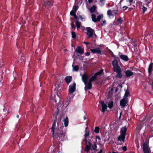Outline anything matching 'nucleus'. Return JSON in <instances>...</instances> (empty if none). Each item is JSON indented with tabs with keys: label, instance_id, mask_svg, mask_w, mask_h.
<instances>
[{
	"label": "nucleus",
	"instance_id": "obj_1",
	"mask_svg": "<svg viewBox=\"0 0 153 153\" xmlns=\"http://www.w3.org/2000/svg\"><path fill=\"white\" fill-rule=\"evenodd\" d=\"M89 135V133L88 131H85V133L84 135L85 141V151L88 152L90 150H97V146L95 144L92 145V143L91 140L88 139V137Z\"/></svg>",
	"mask_w": 153,
	"mask_h": 153
},
{
	"label": "nucleus",
	"instance_id": "obj_2",
	"mask_svg": "<svg viewBox=\"0 0 153 153\" xmlns=\"http://www.w3.org/2000/svg\"><path fill=\"white\" fill-rule=\"evenodd\" d=\"M55 124H53L52 127L51 128L53 137L61 141L65 140L66 139V137H65V133L63 132L61 133L59 130L55 128Z\"/></svg>",
	"mask_w": 153,
	"mask_h": 153
},
{
	"label": "nucleus",
	"instance_id": "obj_3",
	"mask_svg": "<svg viewBox=\"0 0 153 153\" xmlns=\"http://www.w3.org/2000/svg\"><path fill=\"white\" fill-rule=\"evenodd\" d=\"M86 33L89 38L92 37L94 34L96 35L95 34L94 30L90 27H87L86 28Z\"/></svg>",
	"mask_w": 153,
	"mask_h": 153
},
{
	"label": "nucleus",
	"instance_id": "obj_4",
	"mask_svg": "<svg viewBox=\"0 0 153 153\" xmlns=\"http://www.w3.org/2000/svg\"><path fill=\"white\" fill-rule=\"evenodd\" d=\"M117 13V10H108L107 11V14L109 18H111L116 15Z\"/></svg>",
	"mask_w": 153,
	"mask_h": 153
},
{
	"label": "nucleus",
	"instance_id": "obj_5",
	"mask_svg": "<svg viewBox=\"0 0 153 153\" xmlns=\"http://www.w3.org/2000/svg\"><path fill=\"white\" fill-rule=\"evenodd\" d=\"M143 149L144 153H150V149L149 147L148 143L147 142H145L143 145Z\"/></svg>",
	"mask_w": 153,
	"mask_h": 153
},
{
	"label": "nucleus",
	"instance_id": "obj_6",
	"mask_svg": "<svg viewBox=\"0 0 153 153\" xmlns=\"http://www.w3.org/2000/svg\"><path fill=\"white\" fill-rule=\"evenodd\" d=\"M112 65L113 67L114 71H116L121 69L120 67L118 65V62L117 60H114L112 62Z\"/></svg>",
	"mask_w": 153,
	"mask_h": 153
},
{
	"label": "nucleus",
	"instance_id": "obj_7",
	"mask_svg": "<svg viewBox=\"0 0 153 153\" xmlns=\"http://www.w3.org/2000/svg\"><path fill=\"white\" fill-rule=\"evenodd\" d=\"M103 70H101L99 72H98L96 73L94 76H92L89 79V82H92L94 81L96 79V78L97 76L98 75H99L101 74H102L103 72Z\"/></svg>",
	"mask_w": 153,
	"mask_h": 153
},
{
	"label": "nucleus",
	"instance_id": "obj_8",
	"mask_svg": "<svg viewBox=\"0 0 153 153\" xmlns=\"http://www.w3.org/2000/svg\"><path fill=\"white\" fill-rule=\"evenodd\" d=\"M127 98H123L120 100V105L123 108L125 107L126 105L127 102Z\"/></svg>",
	"mask_w": 153,
	"mask_h": 153
},
{
	"label": "nucleus",
	"instance_id": "obj_9",
	"mask_svg": "<svg viewBox=\"0 0 153 153\" xmlns=\"http://www.w3.org/2000/svg\"><path fill=\"white\" fill-rule=\"evenodd\" d=\"M76 90V84L75 83H73L72 85L69 86V92L73 93Z\"/></svg>",
	"mask_w": 153,
	"mask_h": 153
},
{
	"label": "nucleus",
	"instance_id": "obj_10",
	"mask_svg": "<svg viewBox=\"0 0 153 153\" xmlns=\"http://www.w3.org/2000/svg\"><path fill=\"white\" fill-rule=\"evenodd\" d=\"M90 51L93 53H97L100 55L101 54V51L100 50V48H97L95 49H91L90 50Z\"/></svg>",
	"mask_w": 153,
	"mask_h": 153
},
{
	"label": "nucleus",
	"instance_id": "obj_11",
	"mask_svg": "<svg viewBox=\"0 0 153 153\" xmlns=\"http://www.w3.org/2000/svg\"><path fill=\"white\" fill-rule=\"evenodd\" d=\"M82 79L84 84L86 85V82L88 78V75L86 74L85 73L82 76Z\"/></svg>",
	"mask_w": 153,
	"mask_h": 153
},
{
	"label": "nucleus",
	"instance_id": "obj_12",
	"mask_svg": "<svg viewBox=\"0 0 153 153\" xmlns=\"http://www.w3.org/2000/svg\"><path fill=\"white\" fill-rule=\"evenodd\" d=\"M51 99L54 100V102L56 103L57 101H59L60 100V97L58 94L57 93L55 94L53 97L52 96Z\"/></svg>",
	"mask_w": 153,
	"mask_h": 153
},
{
	"label": "nucleus",
	"instance_id": "obj_13",
	"mask_svg": "<svg viewBox=\"0 0 153 153\" xmlns=\"http://www.w3.org/2000/svg\"><path fill=\"white\" fill-rule=\"evenodd\" d=\"M101 104L102 107V111L103 113H104L106 109L107 108V106L105 104L104 101H101Z\"/></svg>",
	"mask_w": 153,
	"mask_h": 153
},
{
	"label": "nucleus",
	"instance_id": "obj_14",
	"mask_svg": "<svg viewBox=\"0 0 153 153\" xmlns=\"http://www.w3.org/2000/svg\"><path fill=\"white\" fill-rule=\"evenodd\" d=\"M75 51L80 54H82L84 53L83 49L80 47H78L76 49Z\"/></svg>",
	"mask_w": 153,
	"mask_h": 153
},
{
	"label": "nucleus",
	"instance_id": "obj_15",
	"mask_svg": "<svg viewBox=\"0 0 153 153\" xmlns=\"http://www.w3.org/2000/svg\"><path fill=\"white\" fill-rule=\"evenodd\" d=\"M119 56L121 59L125 61H127L129 60L128 57L126 55L121 54Z\"/></svg>",
	"mask_w": 153,
	"mask_h": 153
},
{
	"label": "nucleus",
	"instance_id": "obj_16",
	"mask_svg": "<svg viewBox=\"0 0 153 153\" xmlns=\"http://www.w3.org/2000/svg\"><path fill=\"white\" fill-rule=\"evenodd\" d=\"M125 74L127 77H128L133 75V73L131 70H128L126 71Z\"/></svg>",
	"mask_w": 153,
	"mask_h": 153
},
{
	"label": "nucleus",
	"instance_id": "obj_17",
	"mask_svg": "<svg viewBox=\"0 0 153 153\" xmlns=\"http://www.w3.org/2000/svg\"><path fill=\"white\" fill-rule=\"evenodd\" d=\"M52 4L51 2L50 1H45L44 3L43 6H45L46 7H49L52 5Z\"/></svg>",
	"mask_w": 153,
	"mask_h": 153
},
{
	"label": "nucleus",
	"instance_id": "obj_18",
	"mask_svg": "<svg viewBox=\"0 0 153 153\" xmlns=\"http://www.w3.org/2000/svg\"><path fill=\"white\" fill-rule=\"evenodd\" d=\"M114 71L117 73L116 76L117 77L121 78L122 77V74H121V69H120L117 71Z\"/></svg>",
	"mask_w": 153,
	"mask_h": 153
},
{
	"label": "nucleus",
	"instance_id": "obj_19",
	"mask_svg": "<svg viewBox=\"0 0 153 153\" xmlns=\"http://www.w3.org/2000/svg\"><path fill=\"white\" fill-rule=\"evenodd\" d=\"M125 135L121 134L118 137V140L120 141L124 142L125 138Z\"/></svg>",
	"mask_w": 153,
	"mask_h": 153
},
{
	"label": "nucleus",
	"instance_id": "obj_20",
	"mask_svg": "<svg viewBox=\"0 0 153 153\" xmlns=\"http://www.w3.org/2000/svg\"><path fill=\"white\" fill-rule=\"evenodd\" d=\"M72 79V77L70 76H67L65 79L66 82L68 84H69V83H70V82L71 81Z\"/></svg>",
	"mask_w": 153,
	"mask_h": 153
},
{
	"label": "nucleus",
	"instance_id": "obj_21",
	"mask_svg": "<svg viewBox=\"0 0 153 153\" xmlns=\"http://www.w3.org/2000/svg\"><path fill=\"white\" fill-rule=\"evenodd\" d=\"M126 130L127 128L126 127L124 126L122 127L121 129V134L125 135Z\"/></svg>",
	"mask_w": 153,
	"mask_h": 153
},
{
	"label": "nucleus",
	"instance_id": "obj_22",
	"mask_svg": "<svg viewBox=\"0 0 153 153\" xmlns=\"http://www.w3.org/2000/svg\"><path fill=\"white\" fill-rule=\"evenodd\" d=\"M63 121L64 122L65 126L66 127L68 125V124L69 122L68 117H66V118L63 120Z\"/></svg>",
	"mask_w": 153,
	"mask_h": 153
},
{
	"label": "nucleus",
	"instance_id": "obj_23",
	"mask_svg": "<svg viewBox=\"0 0 153 153\" xmlns=\"http://www.w3.org/2000/svg\"><path fill=\"white\" fill-rule=\"evenodd\" d=\"M96 7L95 6L93 5L92 7L89 9V11L91 13H93L95 12Z\"/></svg>",
	"mask_w": 153,
	"mask_h": 153
},
{
	"label": "nucleus",
	"instance_id": "obj_24",
	"mask_svg": "<svg viewBox=\"0 0 153 153\" xmlns=\"http://www.w3.org/2000/svg\"><path fill=\"white\" fill-rule=\"evenodd\" d=\"M87 89H90L92 87L91 82L89 81L86 84Z\"/></svg>",
	"mask_w": 153,
	"mask_h": 153
},
{
	"label": "nucleus",
	"instance_id": "obj_25",
	"mask_svg": "<svg viewBox=\"0 0 153 153\" xmlns=\"http://www.w3.org/2000/svg\"><path fill=\"white\" fill-rule=\"evenodd\" d=\"M153 68V63L150 64L148 68V72L149 74H150L152 71V68Z\"/></svg>",
	"mask_w": 153,
	"mask_h": 153
},
{
	"label": "nucleus",
	"instance_id": "obj_26",
	"mask_svg": "<svg viewBox=\"0 0 153 153\" xmlns=\"http://www.w3.org/2000/svg\"><path fill=\"white\" fill-rule=\"evenodd\" d=\"M73 92H69L68 98H69V100H71L73 98L74 95L73 94Z\"/></svg>",
	"mask_w": 153,
	"mask_h": 153
},
{
	"label": "nucleus",
	"instance_id": "obj_27",
	"mask_svg": "<svg viewBox=\"0 0 153 153\" xmlns=\"http://www.w3.org/2000/svg\"><path fill=\"white\" fill-rule=\"evenodd\" d=\"M75 24L77 29L79 28L81 26V22L77 20L75 22Z\"/></svg>",
	"mask_w": 153,
	"mask_h": 153
},
{
	"label": "nucleus",
	"instance_id": "obj_28",
	"mask_svg": "<svg viewBox=\"0 0 153 153\" xmlns=\"http://www.w3.org/2000/svg\"><path fill=\"white\" fill-rule=\"evenodd\" d=\"M91 18L93 21L94 22H97V18H96V16L94 14H92L91 15Z\"/></svg>",
	"mask_w": 153,
	"mask_h": 153
},
{
	"label": "nucleus",
	"instance_id": "obj_29",
	"mask_svg": "<svg viewBox=\"0 0 153 153\" xmlns=\"http://www.w3.org/2000/svg\"><path fill=\"white\" fill-rule=\"evenodd\" d=\"M99 4L101 6H102L105 4V0H99Z\"/></svg>",
	"mask_w": 153,
	"mask_h": 153
},
{
	"label": "nucleus",
	"instance_id": "obj_30",
	"mask_svg": "<svg viewBox=\"0 0 153 153\" xmlns=\"http://www.w3.org/2000/svg\"><path fill=\"white\" fill-rule=\"evenodd\" d=\"M103 17V15L102 14H101L100 15L98 16H97L96 20H97V21H100V20Z\"/></svg>",
	"mask_w": 153,
	"mask_h": 153
},
{
	"label": "nucleus",
	"instance_id": "obj_31",
	"mask_svg": "<svg viewBox=\"0 0 153 153\" xmlns=\"http://www.w3.org/2000/svg\"><path fill=\"white\" fill-rule=\"evenodd\" d=\"M100 128L98 127H96L94 128V132L96 133H99L100 131Z\"/></svg>",
	"mask_w": 153,
	"mask_h": 153
},
{
	"label": "nucleus",
	"instance_id": "obj_32",
	"mask_svg": "<svg viewBox=\"0 0 153 153\" xmlns=\"http://www.w3.org/2000/svg\"><path fill=\"white\" fill-rule=\"evenodd\" d=\"M72 67H73V70L74 71H77L79 70V66L77 65H75V66H73V65H72Z\"/></svg>",
	"mask_w": 153,
	"mask_h": 153
},
{
	"label": "nucleus",
	"instance_id": "obj_33",
	"mask_svg": "<svg viewBox=\"0 0 153 153\" xmlns=\"http://www.w3.org/2000/svg\"><path fill=\"white\" fill-rule=\"evenodd\" d=\"M108 107L110 108H112L113 105V102L112 101H110L108 104Z\"/></svg>",
	"mask_w": 153,
	"mask_h": 153
},
{
	"label": "nucleus",
	"instance_id": "obj_34",
	"mask_svg": "<svg viewBox=\"0 0 153 153\" xmlns=\"http://www.w3.org/2000/svg\"><path fill=\"white\" fill-rule=\"evenodd\" d=\"M78 8V6L75 5L74 6L73 8V10H74V11L76 12V11L77 10Z\"/></svg>",
	"mask_w": 153,
	"mask_h": 153
},
{
	"label": "nucleus",
	"instance_id": "obj_35",
	"mask_svg": "<svg viewBox=\"0 0 153 153\" xmlns=\"http://www.w3.org/2000/svg\"><path fill=\"white\" fill-rule=\"evenodd\" d=\"M129 93L128 91H126L125 95L124 97L125 98H127V97H128L129 95Z\"/></svg>",
	"mask_w": 153,
	"mask_h": 153
},
{
	"label": "nucleus",
	"instance_id": "obj_36",
	"mask_svg": "<svg viewBox=\"0 0 153 153\" xmlns=\"http://www.w3.org/2000/svg\"><path fill=\"white\" fill-rule=\"evenodd\" d=\"M76 12L75 11L72 10L71 11L70 13V15L74 16L75 15H76Z\"/></svg>",
	"mask_w": 153,
	"mask_h": 153
},
{
	"label": "nucleus",
	"instance_id": "obj_37",
	"mask_svg": "<svg viewBox=\"0 0 153 153\" xmlns=\"http://www.w3.org/2000/svg\"><path fill=\"white\" fill-rule=\"evenodd\" d=\"M71 34L72 37L74 39L75 38L76 36L75 33L74 32L72 31L71 32Z\"/></svg>",
	"mask_w": 153,
	"mask_h": 153
},
{
	"label": "nucleus",
	"instance_id": "obj_38",
	"mask_svg": "<svg viewBox=\"0 0 153 153\" xmlns=\"http://www.w3.org/2000/svg\"><path fill=\"white\" fill-rule=\"evenodd\" d=\"M119 22L120 24H121L123 22V20L121 17H120L117 20Z\"/></svg>",
	"mask_w": 153,
	"mask_h": 153
},
{
	"label": "nucleus",
	"instance_id": "obj_39",
	"mask_svg": "<svg viewBox=\"0 0 153 153\" xmlns=\"http://www.w3.org/2000/svg\"><path fill=\"white\" fill-rule=\"evenodd\" d=\"M55 90L56 91L58 90L59 89V86L58 85H55Z\"/></svg>",
	"mask_w": 153,
	"mask_h": 153
},
{
	"label": "nucleus",
	"instance_id": "obj_40",
	"mask_svg": "<svg viewBox=\"0 0 153 153\" xmlns=\"http://www.w3.org/2000/svg\"><path fill=\"white\" fill-rule=\"evenodd\" d=\"M142 9L143 10V13H144L145 12V11L147 10V8L146 7L143 6V7H142Z\"/></svg>",
	"mask_w": 153,
	"mask_h": 153
},
{
	"label": "nucleus",
	"instance_id": "obj_41",
	"mask_svg": "<svg viewBox=\"0 0 153 153\" xmlns=\"http://www.w3.org/2000/svg\"><path fill=\"white\" fill-rule=\"evenodd\" d=\"M96 137L97 139H98L99 140H101L100 137L99 136L97 135L96 136Z\"/></svg>",
	"mask_w": 153,
	"mask_h": 153
},
{
	"label": "nucleus",
	"instance_id": "obj_42",
	"mask_svg": "<svg viewBox=\"0 0 153 153\" xmlns=\"http://www.w3.org/2000/svg\"><path fill=\"white\" fill-rule=\"evenodd\" d=\"M123 10H125L128 8V7L127 6H125L123 7Z\"/></svg>",
	"mask_w": 153,
	"mask_h": 153
},
{
	"label": "nucleus",
	"instance_id": "obj_43",
	"mask_svg": "<svg viewBox=\"0 0 153 153\" xmlns=\"http://www.w3.org/2000/svg\"><path fill=\"white\" fill-rule=\"evenodd\" d=\"M90 53L89 52H87L85 53V55L86 56H88L90 55Z\"/></svg>",
	"mask_w": 153,
	"mask_h": 153
},
{
	"label": "nucleus",
	"instance_id": "obj_44",
	"mask_svg": "<svg viewBox=\"0 0 153 153\" xmlns=\"http://www.w3.org/2000/svg\"><path fill=\"white\" fill-rule=\"evenodd\" d=\"M122 149L124 151H126L127 150L125 146H124V147H123L122 148Z\"/></svg>",
	"mask_w": 153,
	"mask_h": 153
},
{
	"label": "nucleus",
	"instance_id": "obj_45",
	"mask_svg": "<svg viewBox=\"0 0 153 153\" xmlns=\"http://www.w3.org/2000/svg\"><path fill=\"white\" fill-rule=\"evenodd\" d=\"M133 0H128V1L130 3V4L129 5H130L131 4V2L133 1Z\"/></svg>",
	"mask_w": 153,
	"mask_h": 153
},
{
	"label": "nucleus",
	"instance_id": "obj_46",
	"mask_svg": "<svg viewBox=\"0 0 153 153\" xmlns=\"http://www.w3.org/2000/svg\"><path fill=\"white\" fill-rule=\"evenodd\" d=\"M74 18L76 20H77L78 19V17L76 16V15H75L74 16Z\"/></svg>",
	"mask_w": 153,
	"mask_h": 153
},
{
	"label": "nucleus",
	"instance_id": "obj_47",
	"mask_svg": "<svg viewBox=\"0 0 153 153\" xmlns=\"http://www.w3.org/2000/svg\"><path fill=\"white\" fill-rule=\"evenodd\" d=\"M102 149H101L100 150V151L98 152V153H102Z\"/></svg>",
	"mask_w": 153,
	"mask_h": 153
},
{
	"label": "nucleus",
	"instance_id": "obj_48",
	"mask_svg": "<svg viewBox=\"0 0 153 153\" xmlns=\"http://www.w3.org/2000/svg\"><path fill=\"white\" fill-rule=\"evenodd\" d=\"M122 112H121L120 113V117H119V119H121V115H122Z\"/></svg>",
	"mask_w": 153,
	"mask_h": 153
},
{
	"label": "nucleus",
	"instance_id": "obj_49",
	"mask_svg": "<svg viewBox=\"0 0 153 153\" xmlns=\"http://www.w3.org/2000/svg\"><path fill=\"white\" fill-rule=\"evenodd\" d=\"M83 43L86 45H88L89 44V43L87 42H83Z\"/></svg>",
	"mask_w": 153,
	"mask_h": 153
},
{
	"label": "nucleus",
	"instance_id": "obj_50",
	"mask_svg": "<svg viewBox=\"0 0 153 153\" xmlns=\"http://www.w3.org/2000/svg\"><path fill=\"white\" fill-rule=\"evenodd\" d=\"M93 1V0H88V1L89 3H91Z\"/></svg>",
	"mask_w": 153,
	"mask_h": 153
},
{
	"label": "nucleus",
	"instance_id": "obj_51",
	"mask_svg": "<svg viewBox=\"0 0 153 153\" xmlns=\"http://www.w3.org/2000/svg\"><path fill=\"white\" fill-rule=\"evenodd\" d=\"M71 26L75 28L74 25V24H71Z\"/></svg>",
	"mask_w": 153,
	"mask_h": 153
},
{
	"label": "nucleus",
	"instance_id": "obj_52",
	"mask_svg": "<svg viewBox=\"0 0 153 153\" xmlns=\"http://www.w3.org/2000/svg\"><path fill=\"white\" fill-rule=\"evenodd\" d=\"M103 22L104 24H105L106 23V21L105 20H104L103 21Z\"/></svg>",
	"mask_w": 153,
	"mask_h": 153
},
{
	"label": "nucleus",
	"instance_id": "obj_53",
	"mask_svg": "<svg viewBox=\"0 0 153 153\" xmlns=\"http://www.w3.org/2000/svg\"><path fill=\"white\" fill-rule=\"evenodd\" d=\"M79 17L80 18V19H81V20H82V16H79Z\"/></svg>",
	"mask_w": 153,
	"mask_h": 153
},
{
	"label": "nucleus",
	"instance_id": "obj_54",
	"mask_svg": "<svg viewBox=\"0 0 153 153\" xmlns=\"http://www.w3.org/2000/svg\"><path fill=\"white\" fill-rule=\"evenodd\" d=\"M83 118H84V120H86V116H84V117H83Z\"/></svg>",
	"mask_w": 153,
	"mask_h": 153
},
{
	"label": "nucleus",
	"instance_id": "obj_55",
	"mask_svg": "<svg viewBox=\"0 0 153 153\" xmlns=\"http://www.w3.org/2000/svg\"><path fill=\"white\" fill-rule=\"evenodd\" d=\"M91 151V150H90ZM90 151V150H89ZM85 152H87V153H90V151H89V152H87L86 151H85Z\"/></svg>",
	"mask_w": 153,
	"mask_h": 153
},
{
	"label": "nucleus",
	"instance_id": "obj_56",
	"mask_svg": "<svg viewBox=\"0 0 153 153\" xmlns=\"http://www.w3.org/2000/svg\"><path fill=\"white\" fill-rule=\"evenodd\" d=\"M112 153H119L118 152H112Z\"/></svg>",
	"mask_w": 153,
	"mask_h": 153
},
{
	"label": "nucleus",
	"instance_id": "obj_57",
	"mask_svg": "<svg viewBox=\"0 0 153 153\" xmlns=\"http://www.w3.org/2000/svg\"><path fill=\"white\" fill-rule=\"evenodd\" d=\"M16 117L18 118H19V115H17V116H16Z\"/></svg>",
	"mask_w": 153,
	"mask_h": 153
},
{
	"label": "nucleus",
	"instance_id": "obj_58",
	"mask_svg": "<svg viewBox=\"0 0 153 153\" xmlns=\"http://www.w3.org/2000/svg\"><path fill=\"white\" fill-rule=\"evenodd\" d=\"M3 110H4V111H5V108H4L3 109Z\"/></svg>",
	"mask_w": 153,
	"mask_h": 153
},
{
	"label": "nucleus",
	"instance_id": "obj_59",
	"mask_svg": "<svg viewBox=\"0 0 153 153\" xmlns=\"http://www.w3.org/2000/svg\"><path fill=\"white\" fill-rule=\"evenodd\" d=\"M124 0H121L120 2L123 1Z\"/></svg>",
	"mask_w": 153,
	"mask_h": 153
},
{
	"label": "nucleus",
	"instance_id": "obj_60",
	"mask_svg": "<svg viewBox=\"0 0 153 153\" xmlns=\"http://www.w3.org/2000/svg\"><path fill=\"white\" fill-rule=\"evenodd\" d=\"M117 58H118V57H115V58H116V59H117Z\"/></svg>",
	"mask_w": 153,
	"mask_h": 153
}]
</instances>
